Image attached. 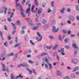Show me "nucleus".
<instances>
[{"label":"nucleus","mask_w":79,"mask_h":79,"mask_svg":"<svg viewBox=\"0 0 79 79\" xmlns=\"http://www.w3.org/2000/svg\"><path fill=\"white\" fill-rule=\"evenodd\" d=\"M45 60L46 63H47V64H49V69H52V65L50 63V62H49V60H48L47 58H44L43 59V61H44Z\"/></svg>","instance_id":"obj_1"},{"label":"nucleus","mask_w":79,"mask_h":79,"mask_svg":"<svg viewBox=\"0 0 79 79\" xmlns=\"http://www.w3.org/2000/svg\"><path fill=\"white\" fill-rule=\"evenodd\" d=\"M6 10H7V8L2 7L0 10V13H2L4 11V14H5L6 12Z\"/></svg>","instance_id":"obj_2"},{"label":"nucleus","mask_w":79,"mask_h":79,"mask_svg":"<svg viewBox=\"0 0 79 79\" xmlns=\"http://www.w3.org/2000/svg\"><path fill=\"white\" fill-rule=\"evenodd\" d=\"M37 34L38 36H37L36 39L37 40L38 39H39V37H41L40 39L38 40V42H40V41H41V40L42 39V36H41V35L40 34L39 32H37Z\"/></svg>","instance_id":"obj_3"},{"label":"nucleus","mask_w":79,"mask_h":79,"mask_svg":"<svg viewBox=\"0 0 79 79\" xmlns=\"http://www.w3.org/2000/svg\"><path fill=\"white\" fill-rule=\"evenodd\" d=\"M16 2V9L18 10H19V8H20V4L18 3V2L19 0H15Z\"/></svg>","instance_id":"obj_4"},{"label":"nucleus","mask_w":79,"mask_h":79,"mask_svg":"<svg viewBox=\"0 0 79 79\" xmlns=\"http://www.w3.org/2000/svg\"><path fill=\"white\" fill-rule=\"evenodd\" d=\"M72 45L73 48H75L74 50H76L77 51H78V50H79V48L76 44H72Z\"/></svg>","instance_id":"obj_5"},{"label":"nucleus","mask_w":79,"mask_h":79,"mask_svg":"<svg viewBox=\"0 0 79 79\" xmlns=\"http://www.w3.org/2000/svg\"><path fill=\"white\" fill-rule=\"evenodd\" d=\"M52 31L53 32H57L59 31V29L57 28L56 29V27L54 26H52Z\"/></svg>","instance_id":"obj_6"},{"label":"nucleus","mask_w":79,"mask_h":79,"mask_svg":"<svg viewBox=\"0 0 79 79\" xmlns=\"http://www.w3.org/2000/svg\"><path fill=\"white\" fill-rule=\"evenodd\" d=\"M71 61L73 63H74V64H77V63H78L77 60L76 59H73Z\"/></svg>","instance_id":"obj_7"},{"label":"nucleus","mask_w":79,"mask_h":79,"mask_svg":"<svg viewBox=\"0 0 79 79\" xmlns=\"http://www.w3.org/2000/svg\"><path fill=\"white\" fill-rule=\"evenodd\" d=\"M69 18H70V20L71 21H74L75 19H74V17L72 16H69Z\"/></svg>","instance_id":"obj_8"},{"label":"nucleus","mask_w":79,"mask_h":79,"mask_svg":"<svg viewBox=\"0 0 79 79\" xmlns=\"http://www.w3.org/2000/svg\"><path fill=\"white\" fill-rule=\"evenodd\" d=\"M46 55H48V53L47 52H43L41 54L40 56H45Z\"/></svg>","instance_id":"obj_9"},{"label":"nucleus","mask_w":79,"mask_h":79,"mask_svg":"<svg viewBox=\"0 0 79 79\" xmlns=\"http://www.w3.org/2000/svg\"><path fill=\"white\" fill-rule=\"evenodd\" d=\"M24 38L26 41H28V40H29V38H28V36L27 35H25Z\"/></svg>","instance_id":"obj_10"},{"label":"nucleus","mask_w":79,"mask_h":79,"mask_svg":"<svg viewBox=\"0 0 79 79\" xmlns=\"http://www.w3.org/2000/svg\"><path fill=\"white\" fill-rule=\"evenodd\" d=\"M34 5H33L31 7V11L33 12V13H36V11H35V10L34 11Z\"/></svg>","instance_id":"obj_11"},{"label":"nucleus","mask_w":79,"mask_h":79,"mask_svg":"<svg viewBox=\"0 0 79 79\" xmlns=\"http://www.w3.org/2000/svg\"><path fill=\"white\" fill-rule=\"evenodd\" d=\"M56 20H53L52 23V26H55V25L56 24Z\"/></svg>","instance_id":"obj_12"},{"label":"nucleus","mask_w":79,"mask_h":79,"mask_svg":"<svg viewBox=\"0 0 79 79\" xmlns=\"http://www.w3.org/2000/svg\"><path fill=\"white\" fill-rule=\"evenodd\" d=\"M58 45H55L53 48L52 49L54 50H56V48H58Z\"/></svg>","instance_id":"obj_13"},{"label":"nucleus","mask_w":79,"mask_h":79,"mask_svg":"<svg viewBox=\"0 0 79 79\" xmlns=\"http://www.w3.org/2000/svg\"><path fill=\"white\" fill-rule=\"evenodd\" d=\"M56 73L58 76H61L62 74V73L61 72L58 71L56 72Z\"/></svg>","instance_id":"obj_14"},{"label":"nucleus","mask_w":79,"mask_h":79,"mask_svg":"<svg viewBox=\"0 0 79 79\" xmlns=\"http://www.w3.org/2000/svg\"><path fill=\"white\" fill-rule=\"evenodd\" d=\"M34 3L35 5L36 6H38V5H39V2H38V1H37V0H35Z\"/></svg>","instance_id":"obj_15"},{"label":"nucleus","mask_w":79,"mask_h":79,"mask_svg":"<svg viewBox=\"0 0 79 79\" xmlns=\"http://www.w3.org/2000/svg\"><path fill=\"white\" fill-rule=\"evenodd\" d=\"M20 15L23 18H25L26 17V15L24 14V12H21L20 13Z\"/></svg>","instance_id":"obj_16"},{"label":"nucleus","mask_w":79,"mask_h":79,"mask_svg":"<svg viewBox=\"0 0 79 79\" xmlns=\"http://www.w3.org/2000/svg\"><path fill=\"white\" fill-rule=\"evenodd\" d=\"M79 69V67H75L73 69V72H74V71H77Z\"/></svg>","instance_id":"obj_17"},{"label":"nucleus","mask_w":79,"mask_h":79,"mask_svg":"<svg viewBox=\"0 0 79 79\" xmlns=\"http://www.w3.org/2000/svg\"><path fill=\"white\" fill-rule=\"evenodd\" d=\"M70 76L72 78H76V76L73 73H71Z\"/></svg>","instance_id":"obj_18"},{"label":"nucleus","mask_w":79,"mask_h":79,"mask_svg":"<svg viewBox=\"0 0 79 79\" xmlns=\"http://www.w3.org/2000/svg\"><path fill=\"white\" fill-rule=\"evenodd\" d=\"M1 65H2V68H6L5 65V64H3V62L1 63Z\"/></svg>","instance_id":"obj_19"},{"label":"nucleus","mask_w":79,"mask_h":79,"mask_svg":"<svg viewBox=\"0 0 79 79\" xmlns=\"http://www.w3.org/2000/svg\"><path fill=\"white\" fill-rule=\"evenodd\" d=\"M20 11L21 12H24V10L23 9V7H22L21 5H20Z\"/></svg>","instance_id":"obj_20"},{"label":"nucleus","mask_w":79,"mask_h":79,"mask_svg":"<svg viewBox=\"0 0 79 79\" xmlns=\"http://www.w3.org/2000/svg\"><path fill=\"white\" fill-rule=\"evenodd\" d=\"M31 10V9L30 8H27V9L26 10V13L27 14L28 13H29V11Z\"/></svg>","instance_id":"obj_21"},{"label":"nucleus","mask_w":79,"mask_h":79,"mask_svg":"<svg viewBox=\"0 0 79 79\" xmlns=\"http://www.w3.org/2000/svg\"><path fill=\"white\" fill-rule=\"evenodd\" d=\"M40 10H41V9H40L38 11L37 13L38 14V16H40V14L41 13V11Z\"/></svg>","instance_id":"obj_22"},{"label":"nucleus","mask_w":79,"mask_h":79,"mask_svg":"<svg viewBox=\"0 0 79 79\" xmlns=\"http://www.w3.org/2000/svg\"><path fill=\"white\" fill-rule=\"evenodd\" d=\"M58 38L59 40H60V41L63 40V39H62V37H61V35H59Z\"/></svg>","instance_id":"obj_23"},{"label":"nucleus","mask_w":79,"mask_h":79,"mask_svg":"<svg viewBox=\"0 0 79 79\" xmlns=\"http://www.w3.org/2000/svg\"><path fill=\"white\" fill-rule=\"evenodd\" d=\"M25 65V63H21L20 64V67H21V66H22V67H24Z\"/></svg>","instance_id":"obj_24"},{"label":"nucleus","mask_w":79,"mask_h":79,"mask_svg":"<svg viewBox=\"0 0 79 79\" xmlns=\"http://www.w3.org/2000/svg\"><path fill=\"white\" fill-rule=\"evenodd\" d=\"M15 55V54L13 53H10V54L8 55V56H13Z\"/></svg>","instance_id":"obj_25"},{"label":"nucleus","mask_w":79,"mask_h":79,"mask_svg":"<svg viewBox=\"0 0 79 79\" xmlns=\"http://www.w3.org/2000/svg\"><path fill=\"white\" fill-rule=\"evenodd\" d=\"M64 10H65V8H64V7H63L62 9L60 10V12L63 13H64Z\"/></svg>","instance_id":"obj_26"},{"label":"nucleus","mask_w":79,"mask_h":79,"mask_svg":"<svg viewBox=\"0 0 79 79\" xmlns=\"http://www.w3.org/2000/svg\"><path fill=\"white\" fill-rule=\"evenodd\" d=\"M54 2L53 1H52L51 2V6L52 7H53L54 6Z\"/></svg>","instance_id":"obj_27"},{"label":"nucleus","mask_w":79,"mask_h":79,"mask_svg":"<svg viewBox=\"0 0 79 79\" xmlns=\"http://www.w3.org/2000/svg\"><path fill=\"white\" fill-rule=\"evenodd\" d=\"M46 22H47V20L45 19L43 20L42 23L43 24H45L46 23Z\"/></svg>","instance_id":"obj_28"},{"label":"nucleus","mask_w":79,"mask_h":79,"mask_svg":"<svg viewBox=\"0 0 79 79\" xmlns=\"http://www.w3.org/2000/svg\"><path fill=\"white\" fill-rule=\"evenodd\" d=\"M57 53V52H54L53 54V56H56V54Z\"/></svg>","instance_id":"obj_29"},{"label":"nucleus","mask_w":79,"mask_h":79,"mask_svg":"<svg viewBox=\"0 0 79 79\" xmlns=\"http://www.w3.org/2000/svg\"><path fill=\"white\" fill-rule=\"evenodd\" d=\"M67 12H68L69 13L71 12V9L69 8H68L67 9Z\"/></svg>","instance_id":"obj_30"},{"label":"nucleus","mask_w":79,"mask_h":79,"mask_svg":"<svg viewBox=\"0 0 79 79\" xmlns=\"http://www.w3.org/2000/svg\"><path fill=\"white\" fill-rule=\"evenodd\" d=\"M29 23L30 24V25H31V26H32V21L29 20Z\"/></svg>","instance_id":"obj_31"},{"label":"nucleus","mask_w":79,"mask_h":79,"mask_svg":"<svg viewBox=\"0 0 79 79\" xmlns=\"http://www.w3.org/2000/svg\"><path fill=\"white\" fill-rule=\"evenodd\" d=\"M28 62L31 64H32L34 63V61H32V60H28Z\"/></svg>","instance_id":"obj_32"},{"label":"nucleus","mask_w":79,"mask_h":79,"mask_svg":"<svg viewBox=\"0 0 79 79\" xmlns=\"http://www.w3.org/2000/svg\"><path fill=\"white\" fill-rule=\"evenodd\" d=\"M10 77L11 79H15L14 77H13V73L11 74L10 75Z\"/></svg>","instance_id":"obj_33"},{"label":"nucleus","mask_w":79,"mask_h":79,"mask_svg":"<svg viewBox=\"0 0 79 79\" xmlns=\"http://www.w3.org/2000/svg\"><path fill=\"white\" fill-rule=\"evenodd\" d=\"M52 48V46H46V48L48 49H51Z\"/></svg>","instance_id":"obj_34"},{"label":"nucleus","mask_w":79,"mask_h":79,"mask_svg":"<svg viewBox=\"0 0 79 79\" xmlns=\"http://www.w3.org/2000/svg\"><path fill=\"white\" fill-rule=\"evenodd\" d=\"M64 48H62L60 50L61 52H64Z\"/></svg>","instance_id":"obj_35"},{"label":"nucleus","mask_w":79,"mask_h":79,"mask_svg":"<svg viewBox=\"0 0 79 79\" xmlns=\"http://www.w3.org/2000/svg\"><path fill=\"white\" fill-rule=\"evenodd\" d=\"M40 25H41V23H38L37 24V27H38V28L39 27H40Z\"/></svg>","instance_id":"obj_36"},{"label":"nucleus","mask_w":79,"mask_h":79,"mask_svg":"<svg viewBox=\"0 0 79 79\" xmlns=\"http://www.w3.org/2000/svg\"><path fill=\"white\" fill-rule=\"evenodd\" d=\"M75 52L74 53V55H76L77 54V51L76 50H74Z\"/></svg>","instance_id":"obj_37"},{"label":"nucleus","mask_w":79,"mask_h":79,"mask_svg":"<svg viewBox=\"0 0 79 79\" xmlns=\"http://www.w3.org/2000/svg\"><path fill=\"white\" fill-rule=\"evenodd\" d=\"M24 33H25V31L24 30L22 31H21V34H24Z\"/></svg>","instance_id":"obj_38"},{"label":"nucleus","mask_w":79,"mask_h":79,"mask_svg":"<svg viewBox=\"0 0 79 79\" xmlns=\"http://www.w3.org/2000/svg\"><path fill=\"white\" fill-rule=\"evenodd\" d=\"M65 48L66 49H69V46L68 45L65 46Z\"/></svg>","instance_id":"obj_39"},{"label":"nucleus","mask_w":79,"mask_h":79,"mask_svg":"<svg viewBox=\"0 0 79 79\" xmlns=\"http://www.w3.org/2000/svg\"><path fill=\"white\" fill-rule=\"evenodd\" d=\"M38 29V27H34L33 28V30H36Z\"/></svg>","instance_id":"obj_40"},{"label":"nucleus","mask_w":79,"mask_h":79,"mask_svg":"<svg viewBox=\"0 0 79 79\" xmlns=\"http://www.w3.org/2000/svg\"><path fill=\"white\" fill-rule=\"evenodd\" d=\"M4 28L5 30H6V31H7V27H6V26L4 25Z\"/></svg>","instance_id":"obj_41"},{"label":"nucleus","mask_w":79,"mask_h":79,"mask_svg":"<svg viewBox=\"0 0 79 79\" xmlns=\"http://www.w3.org/2000/svg\"><path fill=\"white\" fill-rule=\"evenodd\" d=\"M20 44L19 43H18L15 44V45L14 47L15 48V47H17Z\"/></svg>","instance_id":"obj_42"},{"label":"nucleus","mask_w":79,"mask_h":79,"mask_svg":"<svg viewBox=\"0 0 79 79\" xmlns=\"http://www.w3.org/2000/svg\"><path fill=\"white\" fill-rule=\"evenodd\" d=\"M76 10H77V11H79V6H76Z\"/></svg>","instance_id":"obj_43"},{"label":"nucleus","mask_w":79,"mask_h":79,"mask_svg":"<svg viewBox=\"0 0 79 79\" xmlns=\"http://www.w3.org/2000/svg\"><path fill=\"white\" fill-rule=\"evenodd\" d=\"M64 78L65 79H70L69 77V76H65L64 77Z\"/></svg>","instance_id":"obj_44"},{"label":"nucleus","mask_w":79,"mask_h":79,"mask_svg":"<svg viewBox=\"0 0 79 79\" xmlns=\"http://www.w3.org/2000/svg\"><path fill=\"white\" fill-rule=\"evenodd\" d=\"M26 26H23L22 27V29H26Z\"/></svg>","instance_id":"obj_45"},{"label":"nucleus","mask_w":79,"mask_h":79,"mask_svg":"<svg viewBox=\"0 0 79 79\" xmlns=\"http://www.w3.org/2000/svg\"><path fill=\"white\" fill-rule=\"evenodd\" d=\"M7 20L9 22H11V19L10 18H8Z\"/></svg>","instance_id":"obj_46"},{"label":"nucleus","mask_w":79,"mask_h":79,"mask_svg":"<svg viewBox=\"0 0 79 79\" xmlns=\"http://www.w3.org/2000/svg\"><path fill=\"white\" fill-rule=\"evenodd\" d=\"M44 66H45V67H46V68H47V69L48 68V65H47V64H44Z\"/></svg>","instance_id":"obj_47"},{"label":"nucleus","mask_w":79,"mask_h":79,"mask_svg":"<svg viewBox=\"0 0 79 79\" xmlns=\"http://www.w3.org/2000/svg\"><path fill=\"white\" fill-rule=\"evenodd\" d=\"M51 11L52 10H51V9H48V13H50V12H51Z\"/></svg>","instance_id":"obj_48"},{"label":"nucleus","mask_w":79,"mask_h":79,"mask_svg":"<svg viewBox=\"0 0 79 79\" xmlns=\"http://www.w3.org/2000/svg\"><path fill=\"white\" fill-rule=\"evenodd\" d=\"M0 36L1 37V38H2L3 34H2V32L1 31H0Z\"/></svg>","instance_id":"obj_49"},{"label":"nucleus","mask_w":79,"mask_h":79,"mask_svg":"<svg viewBox=\"0 0 79 79\" xmlns=\"http://www.w3.org/2000/svg\"><path fill=\"white\" fill-rule=\"evenodd\" d=\"M7 42H5L4 43V45H5V47H7V45L6 44H7Z\"/></svg>","instance_id":"obj_50"},{"label":"nucleus","mask_w":79,"mask_h":79,"mask_svg":"<svg viewBox=\"0 0 79 79\" xmlns=\"http://www.w3.org/2000/svg\"><path fill=\"white\" fill-rule=\"evenodd\" d=\"M68 38H66V39H65L64 41L65 42H68Z\"/></svg>","instance_id":"obj_51"},{"label":"nucleus","mask_w":79,"mask_h":79,"mask_svg":"<svg viewBox=\"0 0 79 79\" xmlns=\"http://www.w3.org/2000/svg\"><path fill=\"white\" fill-rule=\"evenodd\" d=\"M16 32V30H15V31H13L12 32V35H13L14 34H15V33Z\"/></svg>","instance_id":"obj_52"},{"label":"nucleus","mask_w":79,"mask_h":79,"mask_svg":"<svg viewBox=\"0 0 79 79\" xmlns=\"http://www.w3.org/2000/svg\"><path fill=\"white\" fill-rule=\"evenodd\" d=\"M17 58V56H16L14 57V61H16V58Z\"/></svg>","instance_id":"obj_53"},{"label":"nucleus","mask_w":79,"mask_h":79,"mask_svg":"<svg viewBox=\"0 0 79 79\" xmlns=\"http://www.w3.org/2000/svg\"><path fill=\"white\" fill-rule=\"evenodd\" d=\"M0 60H1V61H3V60H5V57L2 58V59L1 58H0Z\"/></svg>","instance_id":"obj_54"},{"label":"nucleus","mask_w":79,"mask_h":79,"mask_svg":"<svg viewBox=\"0 0 79 79\" xmlns=\"http://www.w3.org/2000/svg\"><path fill=\"white\" fill-rule=\"evenodd\" d=\"M49 38L50 39H54L53 36H49Z\"/></svg>","instance_id":"obj_55"},{"label":"nucleus","mask_w":79,"mask_h":79,"mask_svg":"<svg viewBox=\"0 0 79 79\" xmlns=\"http://www.w3.org/2000/svg\"><path fill=\"white\" fill-rule=\"evenodd\" d=\"M28 8L30 9H31V4H30L28 6Z\"/></svg>","instance_id":"obj_56"},{"label":"nucleus","mask_w":79,"mask_h":79,"mask_svg":"<svg viewBox=\"0 0 79 79\" xmlns=\"http://www.w3.org/2000/svg\"><path fill=\"white\" fill-rule=\"evenodd\" d=\"M10 66V68H15V65H11Z\"/></svg>","instance_id":"obj_57"},{"label":"nucleus","mask_w":79,"mask_h":79,"mask_svg":"<svg viewBox=\"0 0 79 79\" xmlns=\"http://www.w3.org/2000/svg\"><path fill=\"white\" fill-rule=\"evenodd\" d=\"M42 6L43 7H44V6H45V3H43L42 5Z\"/></svg>","instance_id":"obj_58"},{"label":"nucleus","mask_w":79,"mask_h":79,"mask_svg":"<svg viewBox=\"0 0 79 79\" xmlns=\"http://www.w3.org/2000/svg\"><path fill=\"white\" fill-rule=\"evenodd\" d=\"M57 59L58 61L60 60V57H59V56L58 55L57 56Z\"/></svg>","instance_id":"obj_59"},{"label":"nucleus","mask_w":79,"mask_h":79,"mask_svg":"<svg viewBox=\"0 0 79 79\" xmlns=\"http://www.w3.org/2000/svg\"><path fill=\"white\" fill-rule=\"evenodd\" d=\"M76 19L77 21H79V16H77Z\"/></svg>","instance_id":"obj_60"},{"label":"nucleus","mask_w":79,"mask_h":79,"mask_svg":"<svg viewBox=\"0 0 79 79\" xmlns=\"http://www.w3.org/2000/svg\"><path fill=\"white\" fill-rule=\"evenodd\" d=\"M13 29L14 30H15L16 29V26L14 25V26H13Z\"/></svg>","instance_id":"obj_61"},{"label":"nucleus","mask_w":79,"mask_h":79,"mask_svg":"<svg viewBox=\"0 0 79 79\" xmlns=\"http://www.w3.org/2000/svg\"><path fill=\"white\" fill-rule=\"evenodd\" d=\"M17 23L18 25H20V21H17Z\"/></svg>","instance_id":"obj_62"},{"label":"nucleus","mask_w":79,"mask_h":79,"mask_svg":"<svg viewBox=\"0 0 79 79\" xmlns=\"http://www.w3.org/2000/svg\"><path fill=\"white\" fill-rule=\"evenodd\" d=\"M67 23L68 24H71V21H70L69 20H68L67 21Z\"/></svg>","instance_id":"obj_63"},{"label":"nucleus","mask_w":79,"mask_h":79,"mask_svg":"<svg viewBox=\"0 0 79 79\" xmlns=\"http://www.w3.org/2000/svg\"><path fill=\"white\" fill-rule=\"evenodd\" d=\"M63 32L64 33H67L68 31H65L64 30H63Z\"/></svg>","instance_id":"obj_64"}]
</instances>
